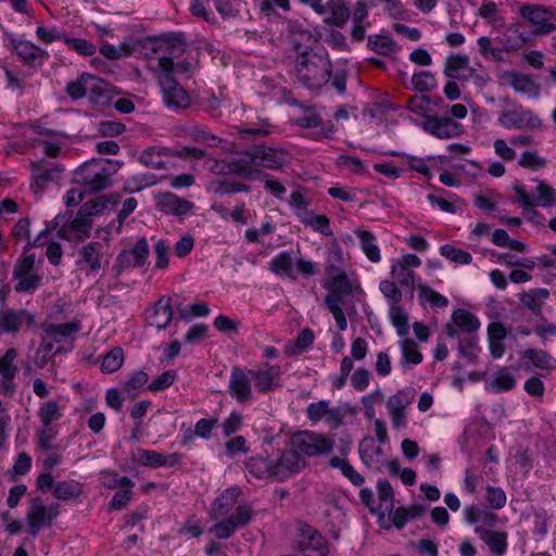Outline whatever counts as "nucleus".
<instances>
[{
  "label": "nucleus",
  "mask_w": 556,
  "mask_h": 556,
  "mask_svg": "<svg viewBox=\"0 0 556 556\" xmlns=\"http://www.w3.org/2000/svg\"><path fill=\"white\" fill-rule=\"evenodd\" d=\"M157 65L162 70L159 75V85L163 93V100L168 109H186L191 100L185 90L173 77L174 61L172 56H161Z\"/></svg>",
  "instance_id": "nucleus-5"
},
{
  "label": "nucleus",
  "mask_w": 556,
  "mask_h": 556,
  "mask_svg": "<svg viewBox=\"0 0 556 556\" xmlns=\"http://www.w3.org/2000/svg\"><path fill=\"white\" fill-rule=\"evenodd\" d=\"M324 287L328 290L325 296V305L332 314L338 328L344 331L348 328V320L342 305L346 296L361 290V285L356 278H350L345 271H340L328 280Z\"/></svg>",
  "instance_id": "nucleus-3"
},
{
  "label": "nucleus",
  "mask_w": 556,
  "mask_h": 556,
  "mask_svg": "<svg viewBox=\"0 0 556 556\" xmlns=\"http://www.w3.org/2000/svg\"><path fill=\"white\" fill-rule=\"evenodd\" d=\"M149 244L144 237L140 238L135 247L129 250H123L116 257L112 271L115 277H119L121 274L131 267H142L149 257Z\"/></svg>",
  "instance_id": "nucleus-14"
},
{
  "label": "nucleus",
  "mask_w": 556,
  "mask_h": 556,
  "mask_svg": "<svg viewBox=\"0 0 556 556\" xmlns=\"http://www.w3.org/2000/svg\"><path fill=\"white\" fill-rule=\"evenodd\" d=\"M549 298V291L545 288L530 289L519 294L520 304L533 315L542 316V308Z\"/></svg>",
  "instance_id": "nucleus-33"
},
{
  "label": "nucleus",
  "mask_w": 556,
  "mask_h": 556,
  "mask_svg": "<svg viewBox=\"0 0 556 556\" xmlns=\"http://www.w3.org/2000/svg\"><path fill=\"white\" fill-rule=\"evenodd\" d=\"M502 51L511 52L523 48L527 45V37L521 31L519 25L508 27L503 38Z\"/></svg>",
  "instance_id": "nucleus-45"
},
{
  "label": "nucleus",
  "mask_w": 556,
  "mask_h": 556,
  "mask_svg": "<svg viewBox=\"0 0 556 556\" xmlns=\"http://www.w3.org/2000/svg\"><path fill=\"white\" fill-rule=\"evenodd\" d=\"M83 486L75 480L60 481L53 486V496L60 501H70L79 497Z\"/></svg>",
  "instance_id": "nucleus-42"
},
{
  "label": "nucleus",
  "mask_w": 556,
  "mask_h": 556,
  "mask_svg": "<svg viewBox=\"0 0 556 556\" xmlns=\"http://www.w3.org/2000/svg\"><path fill=\"white\" fill-rule=\"evenodd\" d=\"M502 79L511 86L516 92L525 93L529 97H538L540 92L539 86L526 74L507 71L503 73Z\"/></svg>",
  "instance_id": "nucleus-31"
},
{
  "label": "nucleus",
  "mask_w": 556,
  "mask_h": 556,
  "mask_svg": "<svg viewBox=\"0 0 556 556\" xmlns=\"http://www.w3.org/2000/svg\"><path fill=\"white\" fill-rule=\"evenodd\" d=\"M321 509L326 522L332 528V532L337 538L339 528L344 521L343 509L339 506L333 496L324 502Z\"/></svg>",
  "instance_id": "nucleus-38"
},
{
  "label": "nucleus",
  "mask_w": 556,
  "mask_h": 556,
  "mask_svg": "<svg viewBox=\"0 0 556 556\" xmlns=\"http://www.w3.org/2000/svg\"><path fill=\"white\" fill-rule=\"evenodd\" d=\"M131 459L141 466L150 468L174 467L181 463L182 455L179 453L165 455L156 451L139 447L132 452Z\"/></svg>",
  "instance_id": "nucleus-21"
},
{
  "label": "nucleus",
  "mask_w": 556,
  "mask_h": 556,
  "mask_svg": "<svg viewBox=\"0 0 556 556\" xmlns=\"http://www.w3.org/2000/svg\"><path fill=\"white\" fill-rule=\"evenodd\" d=\"M421 265V260L415 254H404L391 266V277L402 288L409 290L414 289L415 286V273L414 269Z\"/></svg>",
  "instance_id": "nucleus-18"
},
{
  "label": "nucleus",
  "mask_w": 556,
  "mask_h": 556,
  "mask_svg": "<svg viewBox=\"0 0 556 556\" xmlns=\"http://www.w3.org/2000/svg\"><path fill=\"white\" fill-rule=\"evenodd\" d=\"M252 377L250 370L233 367L230 372L228 393L238 403H248L253 400Z\"/></svg>",
  "instance_id": "nucleus-20"
},
{
  "label": "nucleus",
  "mask_w": 556,
  "mask_h": 556,
  "mask_svg": "<svg viewBox=\"0 0 556 556\" xmlns=\"http://www.w3.org/2000/svg\"><path fill=\"white\" fill-rule=\"evenodd\" d=\"M421 127L429 135L442 140L459 138L465 132V127L450 116H426Z\"/></svg>",
  "instance_id": "nucleus-13"
},
{
  "label": "nucleus",
  "mask_w": 556,
  "mask_h": 556,
  "mask_svg": "<svg viewBox=\"0 0 556 556\" xmlns=\"http://www.w3.org/2000/svg\"><path fill=\"white\" fill-rule=\"evenodd\" d=\"M24 320L30 325L34 323V316L26 311H7L0 313V328L3 331H17Z\"/></svg>",
  "instance_id": "nucleus-39"
},
{
  "label": "nucleus",
  "mask_w": 556,
  "mask_h": 556,
  "mask_svg": "<svg viewBox=\"0 0 556 556\" xmlns=\"http://www.w3.org/2000/svg\"><path fill=\"white\" fill-rule=\"evenodd\" d=\"M519 14L529 22L535 36H546L556 31V11L541 4H522Z\"/></svg>",
  "instance_id": "nucleus-9"
},
{
  "label": "nucleus",
  "mask_w": 556,
  "mask_h": 556,
  "mask_svg": "<svg viewBox=\"0 0 556 556\" xmlns=\"http://www.w3.org/2000/svg\"><path fill=\"white\" fill-rule=\"evenodd\" d=\"M271 479L286 481L306 467V460L290 445L276 459H271Z\"/></svg>",
  "instance_id": "nucleus-10"
},
{
  "label": "nucleus",
  "mask_w": 556,
  "mask_h": 556,
  "mask_svg": "<svg viewBox=\"0 0 556 556\" xmlns=\"http://www.w3.org/2000/svg\"><path fill=\"white\" fill-rule=\"evenodd\" d=\"M367 45L370 50L382 55H391L400 51V47L396 45V42L388 36H369Z\"/></svg>",
  "instance_id": "nucleus-44"
},
{
  "label": "nucleus",
  "mask_w": 556,
  "mask_h": 556,
  "mask_svg": "<svg viewBox=\"0 0 556 556\" xmlns=\"http://www.w3.org/2000/svg\"><path fill=\"white\" fill-rule=\"evenodd\" d=\"M476 533L488 546L492 556H503L508 547V534L505 531H494L483 528H476Z\"/></svg>",
  "instance_id": "nucleus-28"
},
{
  "label": "nucleus",
  "mask_w": 556,
  "mask_h": 556,
  "mask_svg": "<svg viewBox=\"0 0 556 556\" xmlns=\"http://www.w3.org/2000/svg\"><path fill=\"white\" fill-rule=\"evenodd\" d=\"M498 124L506 129H540L542 119L531 109L522 104L505 100V105L498 114Z\"/></svg>",
  "instance_id": "nucleus-6"
},
{
  "label": "nucleus",
  "mask_w": 556,
  "mask_h": 556,
  "mask_svg": "<svg viewBox=\"0 0 556 556\" xmlns=\"http://www.w3.org/2000/svg\"><path fill=\"white\" fill-rule=\"evenodd\" d=\"M413 89L419 92L431 91L437 87V79L429 71L414 74L412 77Z\"/></svg>",
  "instance_id": "nucleus-58"
},
{
  "label": "nucleus",
  "mask_w": 556,
  "mask_h": 556,
  "mask_svg": "<svg viewBox=\"0 0 556 556\" xmlns=\"http://www.w3.org/2000/svg\"><path fill=\"white\" fill-rule=\"evenodd\" d=\"M522 359H528L532 366L540 370L556 369V361L549 353L541 349H528L521 354Z\"/></svg>",
  "instance_id": "nucleus-40"
},
{
  "label": "nucleus",
  "mask_w": 556,
  "mask_h": 556,
  "mask_svg": "<svg viewBox=\"0 0 556 556\" xmlns=\"http://www.w3.org/2000/svg\"><path fill=\"white\" fill-rule=\"evenodd\" d=\"M269 269L276 275H286L291 279L296 278V273L293 268V260L288 252H280L269 263Z\"/></svg>",
  "instance_id": "nucleus-43"
},
{
  "label": "nucleus",
  "mask_w": 556,
  "mask_h": 556,
  "mask_svg": "<svg viewBox=\"0 0 556 556\" xmlns=\"http://www.w3.org/2000/svg\"><path fill=\"white\" fill-rule=\"evenodd\" d=\"M354 233L359 239L361 249L366 257L372 263L380 262L381 253L376 236L371 231L362 228L355 229Z\"/></svg>",
  "instance_id": "nucleus-37"
},
{
  "label": "nucleus",
  "mask_w": 556,
  "mask_h": 556,
  "mask_svg": "<svg viewBox=\"0 0 556 556\" xmlns=\"http://www.w3.org/2000/svg\"><path fill=\"white\" fill-rule=\"evenodd\" d=\"M358 453L364 465L370 469L379 470L384 463L382 448L375 443L372 438H365L361 441Z\"/></svg>",
  "instance_id": "nucleus-32"
},
{
  "label": "nucleus",
  "mask_w": 556,
  "mask_h": 556,
  "mask_svg": "<svg viewBox=\"0 0 556 556\" xmlns=\"http://www.w3.org/2000/svg\"><path fill=\"white\" fill-rule=\"evenodd\" d=\"M242 160L247 167L245 179L255 180L262 172L260 168L281 170L291 161L288 150L278 146L253 144L241 150Z\"/></svg>",
  "instance_id": "nucleus-2"
},
{
  "label": "nucleus",
  "mask_w": 556,
  "mask_h": 556,
  "mask_svg": "<svg viewBox=\"0 0 556 556\" xmlns=\"http://www.w3.org/2000/svg\"><path fill=\"white\" fill-rule=\"evenodd\" d=\"M535 205L551 207L556 203V190L545 181H539L532 191Z\"/></svg>",
  "instance_id": "nucleus-49"
},
{
  "label": "nucleus",
  "mask_w": 556,
  "mask_h": 556,
  "mask_svg": "<svg viewBox=\"0 0 556 556\" xmlns=\"http://www.w3.org/2000/svg\"><path fill=\"white\" fill-rule=\"evenodd\" d=\"M176 157L175 151L165 147H150L139 155V162L152 169L166 168L169 161Z\"/></svg>",
  "instance_id": "nucleus-26"
},
{
  "label": "nucleus",
  "mask_w": 556,
  "mask_h": 556,
  "mask_svg": "<svg viewBox=\"0 0 556 556\" xmlns=\"http://www.w3.org/2000/svg\"><path fill=\"white\" fill-rule=\"evenodd\" d=\"M116 172L111 160H90L74 172L75 182L81 185L86 191L97 193L112 184V175Z\"/></svg>",
  "instance_id": "nucleus-4"
},
{
  "label": "nucleus",
  "mask_w": 556,
  "mask_h": 556,
  "mask_svg": "<svg viewBox=\"0 0 556 556\" xmlns=\"http://www.w3.org/2000/svg\"><path fill=\"white\" fill-rule=\"evenodd\" d=\"M156 207L165 213L175 216L187 215L194 206L188 200L181 199L172 192H160L155 197Z\"/></svg>",
  "instance_id": "nucleus-24"
},
{
  "label": "nucleus",
  "mask_w": 556,
  "mask_h": 556,
  "mask_svg": "<svg viewBox=\"0 0 556 556\" xmlns=\"http://www.w3.org/2000/svg\"><path fill=\"white\" fill-rule=\"evenodd\" d=\"M271 459L263 455L251 456L245 460V468L257 479H271Z\"/></svg>",
  "instance_id": "nucleus-41"
},
{
  "label": "nucleus",
  "mask_w": 556,
  "mask_h": 556,
  "mask_svg": "<svg viewBox=\"0 0 556 556\" xmlns=\"http://www.w3.org/2000/svg\"><path fill=\"white\" fill-rule=\"evenodd\" d=\"M249 370L258 393L268 394L282 387V369L278 364H264L256 369Z\"/></svg>",
  "instance_id": "nucleus-15"
},
{
  "label": "nucleus",
  "mask_w": 556,
  "mask_h": 556,
  "mask_svg": "<svg viewBox=\"0 0 556 556\" xmlns=\"http://www.w3.org/2000/svg\"><path fill=\"white\" fill-rule=\"evenodd\" d=\"M55 169L48 168L43 162H36L31 164V180L36 191L42 190L49 181L53 179Z\"/></svg>",
  "instance_id": "nucleus-47"
},
{
  "label": "nucleus",
  "mask_w": 556,
  "mask_h": 556,
  "mask_svg": "<svg viewBox=\"0 0 556 556\" xmlns=\"http://www.w3.org/2000/svg\"><path fill=\"white\" fill-rule=\"evenodd\" d=\"M290 445L304 457H320L329 455L334 441L329 435L309 430L299 431L290 438Z\"/></svg>",
  "instance_id": "nucleus-7"
},
{
  "label": "nucleus",
  "mask_w": 556,
  "mask_h": 556,
  "mask_svg": "<svg viewBox=\"0 0 556 556\" xmlns=\"http://www.w3.org/2000/svg\"><path fill=\"white\" fill-rule=\"evenodd\" d=\"M440 254L446 257L447 260L460 265L469 264L472 261V256L469 252L462 249H457L451 244L442 245L440 248Z\"/></svg>",
  "instance_id": "nucleus-61"
},
{
  "label": "nucleus",
  "mask_w": 556,
  "mask_h": 556,
  "mask_svg": "<svg viewBox=\"0 0 556 556\" xmlns=\"http://www.w3.org/2000/svg\"><path fill=\"white\" fill-rule=\"evenodd\" d=\"M81 328L79 320H73L65 324H46L43 325L45 340H51L54 343L65 342L72 338Z\"/></svg>",
  "instance_id": "nucleus-30"
},
{
  "label": "nucleus",
  "mask_w": 556,
  "mask_h": 556,
  "mask_svg": "<svg viewBox=\"0 0 556 556\" xmlns=\"http://www.w3.org/2000/svg\"><path fill=\"white\" fill-rule=\"evenodd\" d=\"M124 363V351L122 348H114L104 355L101 370L106 374H112L118 370Z\"/></svg>",
  "instance_id": "nucleus-57"
},
{
  "label": "nucleus",
  "mask_w": 556,
  "mask_h": 556,
  "mask_svg": "<svg viewBox=\"0 0 556 556\" xmlns=\"http://www.w3.org/2000/svg\"><path fill=\"white\" fill-rule=\"evenodd\" d=\"M59 514V505L45 506L41 498H33L26 515L28 532L36 536L43 527H50Z\"/></svg>",
  "instance_id": "nucleus-12"
},
{
  "label": "nucleus",
  "mask_w": 556,
  "mask_h": 556,
  "mask_svg": "<svg viewBox=\"0 0 556 556\" xmlns=\"http://www.w3.org/2000/svg\"><path fill=\"white\" fill-rule=\"evenodd\" d=\"M298 125L303 128H317L320 127V135L329 137L333 132L331 124L323 125L321 117L316 113H308L298 119Z\"/></svg>",
  "instance_id": "nucleus-55"
},
{
  "label": "nucleus",
  "mask_w": 556,
  "mask_h": 556,
  "mask_svg": "<svg viewBox=\"0 0 556 556\" xmlns=\"http://www.w3.org/2000/svg\"><path fill=\"white\" fill-rule=\"evenodd\" d=\"M389 316L392 325L396 328V332L400 337H405L408 333V317L403 307L399 304H392L390 306Z\"/></svg>",
  "instance_id": "nucleus-51"
},
{
  "label": "nucleus",
  "mask_w": 556,
  "mask_h": 556,
  "mask_svg": "<svg viewBox=\"0 0 556 556\" xmlns=\"http://www.w3.org/2000/svg\"><path fill=\"white\" fill-rule=\"evenodd\" d=\"M417 290L421 301H426L435 307H446L448 300L426 285H418Z\"/></svg>",
  "instance_id": "nucleus-60"
},
{
  "label": "nucleus",
  "mask_w": 556,
  "mask_h": 556,
  "mask_svg": "<svg viewBox=\"0 0 556 556\" xmlns=\"http://www.w3.org/2000/svg\"><path fill=\"white\" fill-rule=\"evenodd\" d=\"M306 415L314 422L325 420L330 428H338L344 417L341 407H330L329 402L325 400L308 404Z\"/></svg>",
  "instance_id": "nucleus-22"
},
{
  "label": "nucleus",
  "mask_w": 556,
  "mask_h": 556,
  "mask_svg": "<svg viewBox=\"0 0 556 556\" xmlns=\"http://www.w3.org/2000/svg\"><path fill=\"white\" fill-rule=\"evenodd\" d=\"M242 153L233 152L228 160L218 161L211 159L210 170L217 175H235L245 179L247 167L241 163Z\"/></svg>",
  "instance_id": "nucleus-29"
},
{
  "label": "nucleus",
  "mask_w": 556,
  "mask_h": 556,
  "mask_svg": "<svg viewBox=\"0 0 556 556\" xmlns=\"http://www.w3.org/2000/svg\"><path fill=\"white\" fill-rule=\"evenodd\" d=\"M102 484L108 489L132 488L135 483L128 477H118L114 471L101 473Z\"/></svg>",
  "instance_id": "nucleus-63"
},
{
  "label": "nucleus",
  "mask_w": 556,
  "mask_h": 556,
  "mask_svg": "<svg viewBox=\"0 0 556 556\" xmlns=\"http://www.w3.org/2000/svg\"><path fill=\"white\" fill-rule=\"evenodd\" d=\"M329 466L339 469L356 486H361L365 482L364 477L344 458L334 456L330 458Z\"/></svg>",
  "instance_id": "nucleus-46"
},
{
  "label": "nucleus",
  "mask_w": 556,
  "mask_h": 556,
  "mask_svg": "<svg viewBox=\"0 0 556 556\" xmlns=\"http://www.w3.org/2000/svg\"><path fill=\"white\" fill-rule=\"evenodd\" d=\"M298 530V545L306 556H327L329 546L324 536L312 526L300 523Z\"/></svg>",
  "instance_id": "nucleus-16"
},
{
  "label": "nucleus",
  "mask_w": 556,
  "mask_h": 556,
  "mask_svg": "<svg viewBox=\"0 0 556 556\" xmlns=\"http://www.w3.org/2000/svg\"><path fill=\"white\" fill-rule=\"evenodd\" d=\"M516 384L515 377L507 368H502L493 375L490 388L493 392H504L511 390Z\"/></svg>",
  "instance_id": "nucleus-52"
},
{
  "label": "nucleus",
  "mask_w": 556,
  "mask_h": 556,
  "mask_svg": "<svg viewBox=\"0 0 556 556\" xmlns=\"http://www.w3.org/2000/svg\"><path fill=\"white\" fill-rule=\"evenodd\" d=\"M173 318L170 299H161L150 311L147 312V319L151 326L157 329H165Z\"/></svg>",
  "instance_id": "nucleus-35"
},
{
  "label": "nucleus",
  "mask_w": 556,
  "mask_h": 556,
  "mask_svg": "<svg viewBox=\"0 0 556 556\" xmlns=\"http://www.w3.org/2000/svg\"><path fill=\"white\" fill-rule=\"evenodd\" d=\"M324 7H326V14L329 13L324 17L325 24L338 28L345 25L350 17V10L343 0H329Z\"/></svg>",
  "instance_id": "nucleus-36"
},
{
  "label": "nucleus",
  "mask_w": 556,
  "mask_h": 556,
  "mask_svg": "<svg viewBox=\"0 0 556 556\" xmlns=\"http://www.w3.org/2000/svg\"><path fill=\"white\" fill-rule=\"evenodd\" d=\"M63 42L66 43L71 49L77 53L86 56H91L96 53V46L86 39L81 38H70L64 36Z\"/></svg>",
  "instance_id": "nucleus-64"
},
{
  "label": "nucleus",
  "mask_w": 556,
  "mask_h": 556,
  "mask_svg": "<svg viewBox=\"0 0 556 556\" xmlns=\"http://www.w3.org/2000/svg\"><path fill=\"white\" fill-rule=\"evenodd\" d=\"M241 495V490L237 486L229 488L223 492L213 503L211 507V518L219 520V518L229 517L231 509L238 502Z\"/></svg>",
  "instance_id": "nucleus-27"
},
{
  "label": "nucleus",
  "mask_w": 556,
  "mask_h": 556,
  "mask_svg": "<svg viewBox=\"0 0 556 556\" xmlns=\"http://www.w3.org/2000/svg\"><path fill=\"white\" fill-rule=\"evenodd\" d=\"M100 84L101 81L96 76L85 73L78 79L66 85V92L74 100L86 97L88 92L101 94L102 87Z\"/></svg>",
  "instance_id": "nucleus-25"
},
{
  "label": "nucleus",
  "mask_w": 556,
  "mask_h": 556,
  "mask_svg": "<svg viewBox=\"0 0 556 556\" xmlns=\"http://www.w3.org/2000/svg\"><path fill=\"white\" fill-rule=\"evenodd\" d=\"M75 264L77 269L86 276H98L100 270L109 265V258L104 252V244L99 241L84 244L76 252Z\"/></svg>",
  "instance_id": "nucleus-8"
},
{
  "label": "nucleus",
  "mask_w": 556,
  "mask_h": 556,
  "mask_svg": "<svg viewBox=\"0 0 556 556\" xmlns=\"http://www.w3.org/2000/svg\"><path fill=\"white\" fill-rule=\"evenodd\" d=\"M91 220L87 215H79L70 222L66 230L72 233L68 239L84 240L89 236Z\"/></svg>",
  "instance_id": "nucleus-50"
},
{
  "label": "nucleus",
  "mask_w": 556,
  "mask_h": 556,
  "mask_svg": "<svg viewBox=\"0 0 556 556\" xmlns=\"http://www.w3.org/2000/svg\"><path fill=\"white\" fill-rule=\"evenodd\" d=\"M17 356L15 349L10 348L5 351L4 355L0 357V376L5 379H14L18 369L14 364Z\"/></svg>",
  "instance_id": "nucleus-56"
},
{
  "label": "nucleus",
  "mask_w": 556,
  "mask_h": 556,
  "mask_svg": "<svg viewBox=\"0 0 556 556\" xmlns=\"http://www.w3.org/2000/svg\"><path fill=\"white\" fill-rule=\"evenodd\" d=\"M402 364L403 365H418L422 362V354L420 353L417 343L412 339H404L401 341Z\"/></svg>",
  "instance_id": "nucleus-53"
},
{
  "label": "nucleus",
  "mask_w": 556,
  "mask_h": 556,
  "mask_svg": "<svg viewBox=\"0 0 556 556\" xmlns=\"http://www.w3.org/2000/svg\"><path fill=\"white\" fill-rule=\"evenodd\" d=\"M118 198L119 197L117 194H110L101 199L88 201L80 207L79 215H99L100 213H102V211L109 202H111L112 205H114L118 201Z\"/></svg>",
  "instance_id": "nucleus-54"
},
{
  "label": "nucleus",
  "mask_w": 556,
  "mask_h": 556,
  "mask_svg": "<svg viewBox=\"0 0 556 556\" xmlns=\"http://www.w3.org/2000/svg\"><path fill=\"white\" fill-rule=\"evenodd\" d=\"M480 327L479 319L467 309L458 308L453 312L451 321L446 325V333L453 338L460 333L473 336Z\"/></svg>",
  "instance_id": "nucleus-23"
},
{
  "label": "nucleus",
  "mask_w": 556,
  "mask_h": 556,
  "mask_svg": "<svg viewBox=\"0 0 556 556\" xmlns=\"http://www.w3.org/2000/svg\"><path fill=\"white\" fill-rule=\"evenodd\" d=\"M469 63V56L465 54H451L445 61L444 75L450 79L467 80L469 75H464L462 72H473Z\"/></svg>",
  "instance_id": "nucleus-34"
},
{
  "label": "nucleus",
  "mask_w": 556,
  "mask_h": 556,
  "mask_svg": "<svg viewBox=\"0 0 556 556\" xmlns=\"http://www.w3.org/2000/svg\"><path fill=\"white\" fill-rule=\"evenodd\" d=\"M414 400V392L400 390L387 400V409L394 429H403L407 426L406 407Z\"/></svg>",
  "instance_id": "nucleus-19"
},
{
  "label": "nucleus",
  "mask_w": 556,
  "mask_h": 556,
  "mask_svg": "<svg viewBox=\"0 0 556 556\" xmlns=\"http://www.w3.org/2000/svg\"><path fill=\"white\" fill-rule=\"evenodd\" d=\"M379 505L378 510L382 514H391L394 506V492L388 480H380L377 483Z\"/></svg>",
  "instance_id": "nucleus-48"
},
{
  "label": "nucleus",
  "mask_w": 556,
  "mask_h": 556,
  "mask_svg": "<svg viewBox=\"0 0 556 556\" xmlns=\"http://www.w3.org/2000/svg\"><path fill=\"white\" fill-rule=\"evenodd\" d=\"M252 516L253 509L250 505H239L233 514L229 517L219 518L208 531L219 540L228 539L238 528L245 527L251 521Z\"/></svg>",
  "instance_id": "nucleus-11"
},
{
  "label": "nucleus",
  "mask_w": 556,
  "mask_h": 556,
  "mask_svg": "<svg viewBox=\"0 0 556 556\" xmlns=\"http://www.w3.org/2000/svg\"><path fill=\"white\" fill-rule=\"evenodd\" d=\"M17 280L14 289L16 292L31 293L40 286L41 278L35 273L26 274L25 276H13Z\"/></svg>",
  "instance_id": "nucleus-62"
},
{
  "label": "nucleus",
  "mask_w": 556,
  "mask_h": 556,
  "mask_svg": "<svg viewBox=\"0 0 556 556\" xmlns=\"http://www.w3.org/2000/svg\"><path fill=\"white\" fill-rule=\"evenodd\" d=\"M38 416L45 427H49L53 421L62 417L60 406L55 401L43 403L38 410Z\"/></svg>",
  "instance_id": "nucleus-59"
},
{
  "label": "nucleus",
  "mask_w": 556,
  "mask_h": 556,
  "mask_svg": "<svg viewBox=\"0 0 556 556\" xmlns=\"http://www.w3.org/2000/svg\"><path fill=\"white\" fill-rule=\"evenodd\" d=\"M5 46L13 50L23 62L29 66H41L49 59V53L27 40H17L11 34H5Z\"/></svg>",
  "instance_id": "nucleus-17"
},
{
  "label": "nucleus",
  "mask_w": 556,
  "mask_h": 556,
  "mask_svg": "<svg viewBox=\"0 0 556 556\" xmlns=\"http://www.w3.org/2000/svg\"><path fill=\"white\" fill-rule=\"evenodd\" d=\"M313 38L307 31L294 33L291 45L298 55L294 61V74L300 84L307 89H318L326 85L331 74V63L327 54L308 51Z\"/></svg>",
  "instance_id": "nucleus-1"
}]
</instances>
